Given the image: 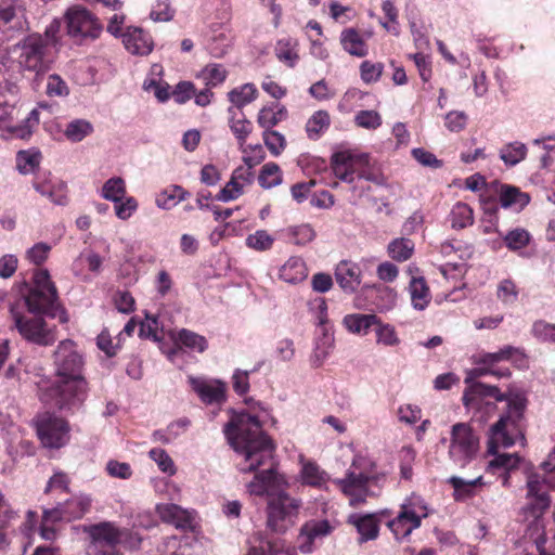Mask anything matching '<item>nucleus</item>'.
Here are the masks:
<instances>
[{"instance_id": "nucleus-25", "label": "nucleus", "mask_w": 555, "mask_h": 555, "mask_svg": "<svg viewBox=\"0 0 555 555\" xmlns=\"http://www.w3.org/2000/svg\"><path fill=\"white\" fill-rule=\"evenodd\" d=\"M335 348V335L333 327L317 330L313 338V349L310 363L313 367H320L328 359Z\"/></svg>"}, {"instance_id": "nucleus-30", "label": "nucleus", "mask_w": 555, "mask_h": 555, "mask_svg": "<svg viewBox=\"0 0 555 555\" xmlns=\"http://www.w3.org/2000/svg\"><path fill=\"white\" fill-rule=\"evenodd\" d=\"M274 54L279 62L294 68L300 60L299 41L289 36L280 38L274 46Z\"/></svg>"}, {"instance_id": "nucleus-62", "label": "nucleus", "mask_w": 555, "mask_h": 555, "mask_svg": "<svg viewBox=\"0 0 555 555\" xmlns=\"http://www.w3.org/2000/svg\"><path fill=\"white\" fill-rule=\"evenodd\" d=\"M240 151L243 154V162L246 165L245 168L251 169L260 164L264 159V151L261 144H238Z\"/></svg>"}, {"instance_id": "nucleus-21", "label": "nucleus", "mask_w": 555, "mask_h": 555, "mask_svg": "<svg viewBox=\"0 0 555 555\" xmlns=\"http://www.w3.org/2000/svg\"><path fill=\"white\" fill-rule=\"evenodd\" d=\"M333 531L328 520H310L304 524L297 537V548L302 554H311L315 550V543L327 537Z\"/></svg>"}, {"instance_id": "nucleus-32", "label": "nucleus", "mask_w": 555, "mask_h": 555, "mask_svg": "<svg viewBox=\"0 0 555 555\" xmlns=\"http://www.w3.org/2000/svg\"><path fill=\"white\" fill-rule=\"evenodd\" d=\"M341 323L350 334L365 336L378 323V318L375 314L350 313L344 317Z\"/></svg>"}, {"instance_id": "nucleus-51", "label": "nucleus", "mask_w": 555, "mask_h": 555, "mask_svg": "<svg viewBox=\"0 0 555 555\" xmlns=\"http://www.w3.org/2000/svg\"><path fill=\"white\" fill-rule=\"evenodd\" d=\"M258 96V90L254 83L247 82L232 89L228 93V100L235 108H243L247 104L254 102Z\"/></svg>"}, {"instance_id": "nucleus-64", "label": "nucleus", "mask_w": 555, "mask_h": 555, "mask_svg": "<svg viewBox=\"0 0 555 555\" xmlns=\"http://www.w3.org/2000/svg\"><path fill=\"white\" fill-rule=\"evenodd\" d=\"M158 552L159 555H191L189 543L177 537L166 539Z\"/></svg>"}, {"instance_id": "nucleus-56", "label": "nucleus", "mask_w": 555, "mask_h": 555, "mask_svg": "<svg viewBox=\"0 0 555 555\" xmlns=\"http://www.w3.org/2000/svg\"><path fill=\"white\" fill-rule=\"evenodd\" d=\"M285 233L289 241L298 246L311 243L317 236L313 227L309 223L291 225L285 230Z\"/></svg>"}, {"instance_id": "nucleus-22", "label": "nucleus", "mask_w": 555, "mask_h": 555, "mask_svg": "<svg viewBox=\"0 0 555 555\" xmlns=\"http://www.w3.org/2000/svg\"><path fill=\"white\" fill-rule=\"evenodd\" d=\"M370 482L354 473H346L344 478L333 480V483L348 498L349 504L352 506L364 503L366 498L372 495L367 488Z\"/></svg>"}, {"instance_id": "nucleus-6", "label": "nucleus", "mask_w": 555, "mask_h": 555, "mask_svg": "<svg viewBox=\"0 0 555 555\" xmlns=\"http://www.w3.org/2000/svg\"><path fill=\"white\" fill-rule=\"evenodd\" d=\"M331 168L334 176L343 182L353 183L357 178L382 184L384 178L371 169L370 156L365 153L339 151L333 154Z\"/></svg>"}, {"instance_id": "nucleus-17", "label": "nucleus", "mask_w": 555, "mask_h": 555, "mask_svg": "<svg viewBox=\"0 0 555 555\" xmlns=\"http://www.w3.org/2000/svg\"><path fill=\"white\" fill-rule=\"evenodd\" d=\"M33 188L54 205L63 206L67 204L66 182L49 171L36 176L33 180Z\"/></svg>"}, {"instance_id": "nucleus-14", "label": "nucleus", "mask_w": 555, "mask_h": 555, "mask_svg": "<svg viewBox=\"0 0 555 555\" xmlns=\"http://www.w3.org/2000/svg\"><path fill=\"white\" fill-rule=\"evenodd\" d=\"M541 468L544 472V476L538 473L531 472L527 476V499L530 500V508L534 516L542 513L550 505V498L547 495L548 489H555L552 479L555 478V473L547 472L541 464Z\"/></svg>"}, {"instance_id": "nucleus-18", "label": "nucleus", "mask_w": 555, "mask_h": 555, "mask_svg": "<svg viewBox=\"0 0 555 555\" xmlns=\"http://www.w3.org/2000/svg\"><path fill=\"white\" fill-rule=\"evenodd\" d=\"M299 470L297 481L304 487L327 491L333 483L331 475L323 469L315 461L299 456Z\"/></svg>"}, {"instance_id": "nucleus-54", "label": "nucleus", "mask_w": 555, "mask_h": 555, "mask_svg": "<svg viewBox=\"0 0 555 555\" xmlns=\"http://www.w3.org/2000/svg\"><path fill=\"white\" fill-rule=\"evenodd\" d=\"M92 132L93 125L89 120L82 118L73 119L64 129L65 138L73 143L81 142Z\"/></svg>"}, {"instance_id": "nucleus-63", "label": "nucleus", "mask_w": 555, "mask_h": 555, "mask_svg": "<svg viewBox=\"0 0 555 555\" xmlns=\"http://www.w3.org/2000/svg\"><path fill=\"white\" fill-rule=\"evenodd\" d=\"M414 250V243L409 238H396L388 245L389 256L397 261L408 260Z\"/></svg>"}, {"instance_id": "nucleus-5", "label": "nucleus", "mask_w": 555, "mask_h": 555, "mask_svg": "<svg viewBox=\"0 0 555 555\" xmlns=\"http://www.w3.org/2000/svg\"><path fill=\"white\" fill-rule=\"evenodd\" d=\"M91 539L88 546V555H119L117 546L137 548L142 538L138 532L128 528H121L112 521H102L93 525L88 530Z\"/></svg>"}, {"instance_id": "nucleus-10", "label": "nucleus", "mask_w": 555, "mask_h": 555, "mask_svg": "<svg viewBox=\"0 0 555 555\" xmlns=\"http://www.w3.org/2000/svg\"><path fill=\"white\" fill-rule=\"evenodd\" d=\"M501 362H509L519 369L528 366V359L524 350L519 347L506 345L498 351L479 354L475 360V363L479 365V367L474 371V374L476 376H483L487 374L498 377L509 376L511 372L508 369H494V366Z\"/></svg>"}, {"instance_id": "nucleus-2", "label": "nucleus", "mask_w": 555, "mask_h": 555, "mask_svg": "<svg viewBox=\"0 0 555 555\" xmlns=\"http://www.w3.org/2000/svg\"><path fill=\"white\" fill-rule=\"evenodd\" d=\"M245 403L246 410L232 412L223 433L231 448L241 457L238 470L247 474L256 472L272 460L274 446L261 429L272 418L270 410L253 398L246 399Z\"/></svg>"}, {"instance_id": "nucleus-38", "label": "nucleus", "mask_w": 555, "mask_h": 555, "mask_svg": "<svg viewBox=\"0 0 555 555\" xmlns=\"http://www.w3.org/2000/svg\"><path fill=\"white\" fill-rule=\"evenodd\" d=\"M331 116L327 111H315L307 120L305 130L310 140H319L330 128Z\"/></svg>"}, {"instance_id": "nucleus-3", "label": "nucleus", "mask_w": 555, "mask_h": 555, "mask_svg": "<svg viewBox=\"0 0 555 555\" xmlns=\"http://www.w3.org/2000/svg\"><path fill=\"white\" fill-rule=\"evenodd\" d=\"M85 360L72 339L59 343L53 352L55 382L48 377L35 380L39 399L60 410L78 409L88 397V382L83 376Z\"/></svg>"}, {"instance_id": "nucleus-1", "label": "nucleus", "mask_w": 555, "mask_h": 555, "mask_svg": "<svg viewBox=\"0 0 555 555\" xmlns=\"http://www.w3.org/2000/svg\"><path fill=\"white\" fill-rule=\"evenodd\" d=\"M465 382L469 386L463 395L465 406L473 408L478 404L479 399L493 398L496 401L507 402V414L492 425L489 431L488 453L495 455L487 465V472L496 474L499 470L513 472L520 464V457L517 453H500L499 448H509L518 441L524 446V435L518 426L526 405V399L521 392L508 390L502 393L498 387L486 385L483 383H470L467 377Z\"/></svg>"}, {"instance_id": "nucleus-31", "label": "nucleus", "mask_w": 555, "mask_h": 555, "mask_svg": "<svg viewBox=\"0 0 555 555\" xmlns=\"http://www.w3.org/2000/svg\"><path fill=\"white\" fill-rule=\"evenodd\" d=\"M308 276V269L305 260L299 256L289 257L280 268L279 278L288 284H298Z\"/></svg>"}, {"instance_id": "nucleus-57", "label": "nucleus", "mask_w": 555, "mask_h": 555, "mask_svg": "<svg viewBox=\"0 0 555 555\" xmlns=\"http://www.w3.org/2000/svg\"><path fill=\"white\" fill-rule=\"evenodd\" d=\"M229 113L232 115L230 119L231 131L236 138L238 144H243L251 133L253 125L242 113L237 116V113L233 108H229Z\"/></svg>"}, {"instance_id": "nucleus-11", "label": "nucleus", "mask_w": 555, "mask_h": 555, "mask_svg": "<svg viewBox=\"0 0 555 555\" xmlns=\"http://www.w3.org/2000/svg\"><path fill=\"white\" fill-rule=\"evenodd\" d=\"M42 314H25L17 307H11V317L20 335L29 343L50 346L56 340L54 326H49Z\"/></svg>"}, {"instance_id": "nucleus-23", "label": "nucleus", "mask_w": 555, "mask_h": 555, "mask_svg": "<svg viewBox=\"0 0 555 555\" xmlns=\"http://www.w3.org/2000/svg\"><path fill=\"white\" fill-rule=\"evenodd\" d=\"M155 511L162 521L172 525L177 529L191 530L194 528L196 519L194 511L173 503H159L155 506Z\"/></svg>"}, {"instance_id": "nucleus-12", "label": "nucleus", "mask_w": 555, "mask_h": 555, "mask_svg": "<svg viewBox=\"0 0 555 555\" xmlns=\"http://www.w3.org/2000/svg\"><path fill=\"white\" fill-rule=\"evenodd\" d=\"M44 49L42 36L33 34L14 46L12 53L15 55L22 70L34 73L37 76L47 70Z\"/></svg>"}, {"instance_id": "nucleus-37", "label": "nucleus", "mask_w": 555, "mask_h": 555, "mask_svg": "<svg viewBox=\"0 0 555 555\" xmlns=\"http://www.w3.org/2000/svg\"><path fill=\"white\" fill-rule=\"evenodd\" d=\"M189 193L180 185L173 184L156 194L155 205L163 210H170L188 197Z\"/></svg>"}, {"instance_id": "nucleus-19", "label": "nucleus", "mask_w": 555, "mask_h": 555, "mask_svg": "<svg viewBox=\"0 0 555 555\" xmlns=\"http://www.w3.org/2000/svg\"><path fill=\"white\" fill-rule=\"evenodd\" d=\"M188 383L205 404H220L225 400L227 387L220 379L190 375Z\"/></svg>"}, {"instance_id": "nucleus-28", "label": "nucleus", "mask_w": 555, "mask_h": 555, "mask_svg": "<svg viewBox=\"0 0 555 555\" xmlns=\"http://www.w3.org/2000/svg\"><path fill=\"white\" fill-rule=\"evenodd\" d=\"M335 278L345 292L352 293L361 283V269L356 262L341 260L336 266Z\"/></svg>"}, {"instance_id": "nucleus-15", "label": "nucleus", "mask_w": 555, "mask_h": 555, "mask_svg": "<svg viewBox=\"0 0 555 555\" xmlns=\"http://www.w3.org/2000/svg\"><path fill=\"white\" fill-rule=\"evenodd\" d=\"M37 434L46 448L60 449L69 441V425L57 416L42 415L37 421Z\"/></svg>"}, {"instance_id": "nucleus-41", "label": "nucleus", "mask_w": 555, "mask_h": 555, "mask_svg": "<svg viewBox=\"0 0 555 555\" xmlns=\"http://www.w3.org/2000/svg\"><path fill=\"white\" fill-rule=\"evenodd\" d=\"M91 498L85 493H78L62 503L67 520L79 519L87 514L91 507Z\"/></svg>"}, {"instance_id": "nucleus-9", "label": "nucleus", "mask_w": 555, "mask_h": 555, "mask_svg": "<svg viewBox=\"0 0 555 555\" xmlns=\"http://www.w3.org/2000/svg\"><path fill=\"white\" fill-rule=\"evenodd\" d=\"M442 444L448 443V456L459 466L465 467L474 461L479 452V438L466 423H456L451 427L450 437L441 438Z\"/></svg>"}, {"instance_id": "nucleus-55", "label": "nucleus", "mask_w": 555, "mask_h": 555, "mask_svg": "<svg viewBox=\"0 0 555 555\" xmlns=\"http://www.w3.org/2000/svg\"><path fill=\"white\" fill-rule=\"evenodd\" d=\"M374 327L377 345L395 348L401 344V339L393 325L389 323H383L378 319V323H376Z\"/></svg>"}, {"instance_id": "nucleus-48", "label": "nucleus", "mask_w": 555, "mask_h": 555, "mask_svg": "<svg viewBox=\"0 0 555 555\" xmlns=\"http://www.w3.org/2000/svg\"><path fill=\"white\" fill-rule=\"evenodd\" d=\"M449 221L454 230L468 228L474 223V211L468 204L459 202L453 205L449 214Z\"/></svg>"}, {"instance_id": "nucleus-36", "label": "nucleus", "mask_w": 555, "mask_h": 555, "mask_svg": "<svg viewBox=\"0 0 555 555\" xmlns=\"http://www.w3.org/2000/svg\"><path fill=\"white\" fill-rule=\"evenodd\" d=\"M171 337L178 346L194 352L202 353L208 348V341L204 336L186 328L172 333Z\"/></svg>"}, {"instance_id": "nucleus-43", "label": "nucleus", "mask_w": 555, "mask_h": 555, "mask_svg": "<svg viewBox=\"0 0 555 555\" xmlns=\"http://www.w3.org/2000/svg\"><path fill=\"white\" fill-rule=\"evenodd\" d=\"M195 77L202 80L206 87L216 88L225 81L228 70L222 64L209 63L204 66Z\"/></svg>"}, {"instance_id": "nucleus-7", "label": "nucleus", "mask_w": 555, "mask_h": 555, "mask_svg": "<svg viewBox=\"0 0 555 555\" xmlns=\"http://www.w3.org/2000/svg\"><path fill=\"white\" fill-rule=\"evenodd\" d=\"M430 514L426 500L417 494L411 493L400 504L398 515L387 524L397 541L405 540L410 534L421 527L423 519Z\"/></svg>"}, {"instance_id": "nucleus-44", "label": "nucleus", "mask_w": 555, "mask_h": 555, "mask_svg": "<svg viewBox=\"0 0 555 555\" xmlns=\"http://www.w3.org/2000/svg\"><path fill=\"white\" fill-rule=\"evenodd\" d=\"M411 302L414 309L424 310L431 300L429 288L423 278H413L409 285Z\"/></svg>"}, {"instance_id": "nucleus-59", "label": "nucleus", "mask_w": 555, "mask_h": 555, "mask_svg": "<svg viewBox=\"0 0 555 555\" xmlns=\"http://www.w3.org/2000/svg\"><path fill=\"white\" fill-rule=\"evenodd\" d=\"M275 242V237L266 230H257L245 238V245L256 251L270 250Z\"/></svg>"}, {"instance_id": "nucleus-26", "label": "nucleus", "mask_w": 555, "mask_h": 555, "mask_svg": "<svg viewBox=\"0 0 555 555\" xmlns=\"http://www.w3.org/2000/svg\"><path fill=\"white\" fill-rule=\"evenodd\" d=\"M370 37V33L364 36L357 28L349 27L340 33L339 42L348 54L356 57H365L369 54L366 40Z\"/></svg>"}, {"instance_id": "nucleus-45", "label": "nucleus", "mask_w": 555, "mask_h": 555, "mask_svg": "<svg viewBox=\"0 0 555 555\" xmlns=\"http://www.w3.org/2000/svg\"><path fill=\"white\" fill-rule=\"evenodd\" d=\"M449 483L454 489L453 496L456 501H464L474 496L476 494V488L485 485L481 476L472 480L453 476L449 479Z\"/></svg>"}, {"instance_id": "nucleus-8", "label": "nucleus", "mask_w": 555, "mask_h": 555, "mask_svg": "<svg viewBox=\"0 0 555 555\" xmlns=\"http://www.w3.org/2000/svg\"><path fill=\"white\" fill-rule=\"evenodd\" d=\"M301 507L300 498L291 495L286 490L276 492L267 504L268 529L275 533H285L295 526Z\"/></svg>"}, {"instance_id": "nucleus-60", "label": "nucleus", "mask_w": 555, "mask_h": 555, "mask_svg": "<svg viewBox=\"0 0 555 555\" xmlns=\"http://www.w3.org/2000/svg\"><path fill=\"white\" fill-rule=\"evenodd\" d=\"M258 181L263 189H271L280 185L283 181L280 167L274 163L266 164L260 170Z\"/></svg>"}, {"instance_id": "nucleus-40", "label": "nucleus", "mask_w": 555, "mask_h": 555, "mask_svg": "<svg viewBox=\"0 0 555 555\" xmlns=\"http://www.w3.org/2000/svg\"><path fill=\"white\" fill-rule=\"evenodd\" d=\"M42 160L41 152L36 147L23 150L16 154V169L21 175H33Z\"/></svg>"}, {"instance_id": "nucleus-13", "label": "nucleus", "mask_w": 555, "mask_h": 555, "mask_svg": "<svg viewBox=\"0 0 555 555\" xmlns=\"http://www.w3.org/2000/svg\"><path fill=\"white\" fill-rule=\"evenodd\" d=\"M67 34L77 39H96L102 33L99 20L87 9L72 7L65 14Z\"/></svg>"}, {"instance_id": "nucleus-42", "label": "nucleus", "mask_w": 555, "mask_h": 555, "mask_svg": "<svg viewBox=\"0 0 555 555\" xmlns=\"http://www.w3.org/2000/svg\"><path fill=\"white\" fill-rule=\"evenodd\" d=\"M257 547L261 555H297V550L282 538L259 537Z\"/></svg>"}, {"instance_id": "nucleus-16", "label": "nucleus", "mask_w": 555, "mask_h": 555, "mask_svg": "<svg viewBox=\"0 0 555 555\" xmlns=\"http://www.w3.org/2000/svg\"><path fill=\"white\" fill-rule=\"evenodd\" d=\"M288 487V478L271 466L257 472L246 485V490L250 495L272 498L276 492L286 490Z\"/></svg>"}, {"instance_id": "nucleus-50", "label": "nucleus", "mask_w": 555, "mask_h": 555, "mask_svg": "<svg viewBox=\"0 0 555 555\" xmlns=\"http://www.w3.org/2000/svg\"><path fill=\"white\" fill-rule=\"evenodd\" d=\"M99 195L112 203L119 202V199L127 195L125 179L117 176L107 179L99 190Z\"/></svg>"}, {"instance_id": "nucleus-24", "label": "nucleus", "mask_w": 555, "mask_h": 555, "mask_svg": "<svg viewBox=\"0 0 555 555\" xmlns=\"http://www.w3.org/2000/svg\"><path fill=\"white\" fill-rule=\"evenodd\" d=\"M253 179L254 173L249 168H236L232 172L230 181L217 194V199L227 203L238 198L245 189L251 184Z\"/></svg>"}, {"instance_id": "nucleus-47", "label": "nucleus", "mask_w": 555, "mask_h": 555, "mask_svg": "<svg viewBox=\"0 0 555 555\" xmlns=\"http://www.w3.org/2000/svg\"><path fill=\"white\" fill-rule=\"evenodd\" d=\"M62 520H67L62 503L53 508L44 509L42 516V524L40 526V535L44 540L54 539L56 531L53 525Z\"/></svg>"}, {"instance_id": "nucleus-58", "label": "nucleus", "mask_w": 555, "mask_h": 555, "mask_svg": "<svg viewBox=\"0 0 555 555\" xmlns=\"http://www.w3.org/2000/svg\"><path fill=\"white\" fill-rule=\"evenodd\" d=\"M51 250V244L37 242L25 250L24 259L33 266L40 267L49 259Z\"/></svg>"}, {"instance_id": "nucleus-53", "label": "nucleus", "mask_w": 555, "mask_h": 555, "mask_svg": "<svg viewBox=\"0 0 555 555\" xmlns=\"http://www.w3.org/2000/svg\"><path fill=\"white\" fill-rule=\"evenodd\" d=\"M500 203L504 208L521 209L529 203V196L515 186L503 185L500 192Z\"/></svg>"}, {"instance_id": "nucleus-33", "label": "nucleus", "mask_w": 555, "mask_h": 555, "mask_svg": "<svg viewBox=\"0 0 555 555\" xmlns=\"http://www.w3.org/2000/svg\"><path fill=\"white\" fill-rule=\"evenodd\" d=\"M530 241L531 235L527 230L522 228H515L506 234L501 235V238L490 241V245L493 249H499L504 243L509 250L517 251L527 247Z\"/></svg>"}, {"instance_id": "nucleus-29", "label": "nucleus", "mask_w": 555, "mask_h": 555, "mask_svg": "<svg viewBox=\"0 0 555 555\" xmlns=\"http://www.w3.org/2000/svg\"><path fill=\"white\" fill-rule=\"evenodd\" d=\"M348 521L356 527L360 543L375 540L378 537L379 525L376 514H351Z\"/></svg>"}, {"instance_id": "nucleus-34", "label": "nucleus", "mask_w": 555, "mask_h": 555, "mask_svg": "<svg viewBox=\"0 0 555 555\" xmlns=\"http://www.w3.org/2000/svg\"><path fill=\"white\" fill-rule=\"evenodd\" d=\"M87 263L88 269L90 272L94 274H99L102 270L103 264V258L90 250L86 253H81L73 262L72 264V271L73 273L79 278L83 282L90 281V276L85 273L83 271V264Z\"/></svg>"}, {"instance_id": "nucleus-20", "label": "nucleus", "mask_w": 555, "mask_h": 555, "mask_svg": "<svg viewBox=\"0 0 555 555\" xmlns=\"http://www.w3.org/2000/svg\"><path fill=\"white\" fill-rule=\"evenodd\" d=\"M26 25L22 5L15 1L0 4V46L12 36L13 31L22 30Z\"/></svg>"}, {"instance_id": "nucleus-46", "label": "nucleus", "mask_w": 555, "mask_h": 555, "mask_svg": "<svg viewBox=\"0 0 555 555\" xmlns=\"http://www.w3.org/2000/svg\"><path fill=\"white\" fill-rule=\"evenodd\" d=\"M17 87L8 81H0V122L8 119L17 102Z\"/></svg>"}, {"instance_id": "nucleus-4", "label": "nucleus", "mask_w": 555, "mask_h": 555, "mask_svg": "<svg viewBox=\"0 0 555 555\" xmlns=\"http://www.w3.org/2000/svg\"><path fill=\"white\" fill-rule=\"evenodd\" d=\"M24 305L30 314H46L67 323L69 318L59 301L57 289L47 269H37L33 274V286L24 296Z\"/></svg>"}, {"instance_id": "nucleus-39", "label": "nucleus", "mask_w": 555, "mask_h": 555, "mask_svg": "<svg viewBox=\"0 0 555 555\" xmlns=\"http://www.w3.org/2000/svg\"><path fill=\"white\" fill-rule=\"evenodd\" d=\"M18 517V513L10 505L4 495L0 492V550L9 546L10 540L7 529Z\"/></svg>"}, {"instance_id": "nucleus-35", "label": "nucleus", "mask_w": 555, "mask_h": 555, "mask_svg": "<svg viewBox=\"0 0 555 555\" xmlns=\"http://www.w3.org/2000/svg\"><path fill=\"white\" fill-rule=\"evenodd\" d=\"M286 108L279 103L263 106L257 115L258 125L264 130H272L280 121L286 118Z\"/></svg>"}, {"instance_id": "nucleus-49", "label": "nucleus", "mask_w": 555, "mask_h": 555, "mask_svg": "<svg viewBox=\"0 0 555 555\" xmlns=\"http://www.w3.org/2000/svg\"><path fill=\"white\" fill-rule=\"evenodd\" d=\"M375 467V462L370 456L359 452L353 455L351 465L346 473H354V475L358 474V476L372 481L377 479Z\"/></svg>"}, {"instance_id": "nucleus-52", "label": "nucleus", "mask_w": 555, "mask_h": 555, "mask_svg": "<svg viewBox=\"0 0 555 555\" xmlns=\"http://www.w3.org/2000/svg\"><path fill=\"white\" fill-rule=\"evenodd\" d=\"M527 153L528 149L525 143L514 141L503 145L499 155L506 166L514 167L526 158Z\"/></svg>"}, {"instance_id": "nucleus-27", "label": "nucleus", "mask_w": 555, "mask_h": 555, "mask_svg": "<svg viewBox=\"0 0 555 555\" xmlns=\"http://www.w3.org/2000/svg\"><path fill=\"white\" fill-rule=\"evenodd\" d=\"M121 38L126 50L131 54L147 55L153 50L151 36L141 28L128 27Z\"/></svg>"}, {"instance_id": "nucleus-61", "label": "nucleus", "mask_w": 555, "mask_h": 555, "mask_svg": "<svg viewBox=\"0 0 555 555\" xmlns=\"http://www.w3.org/2000/svg\"><path fill=\"white\" fill-rule=\"evenodd\" d=\"M149 457L157 465L158 469L167 476H173L177 473L176 464L166 450L153 448L149 451Z\"/></svg>"}]
</instances>
